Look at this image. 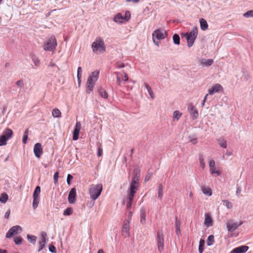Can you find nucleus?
Segmentation results:
<instances>
[{
    "instance_id": "1",
    "label": "nucleus",
    "mask_w": 253,
    "mask_h": 253,
    "mask_svg": "<svg viewBox=\"0 0 253 253\" xmlns=\"http://www.w3.org/2000/svg\"><path fill=\"white\" fill-rule=\"evenodd\" d=\"M91 48L96 54H101L106 51L104 41L100 37H97L91 44Z\"/></svg>"
},
{
    "instance_id": "2",
    "label": "nucleus",
    "mask_w": 253,
    "mask_h": 253,
    "mask_svg": "<svg viewBox=\"0 0 253 253\" xmlns=\"http://www.w3.org/2000/svg\"><path fill=\"white\" fill-rule=\"evenodd\" d=\"M99 71L95 70L92 72L88 77L86 83V92L90 93L93 90L95 82L97 81L99 77Z\"/></svg>"
},
{
    "instance_id": "3",
    "label": "nucleus",
    "mask_w": 253,
    "mask_h": 253,
    "mask_svg": "<svg viewBox=\"0 0 253 253\" xmlns=\"http://www.w3.org/2000/svg\"><path fill=\"white\" fill-rule=\"evenodd\" d=\"M198 29L197 27H194L189 32L183 34L187 42V46L190 47L193 46L194 42L198 36Z\"/></svg>"
},
{
    "instance_id": "4",
    "label": "nucleus",
    "mask_w": 253,
    "mask_h": 253,
    "mask_svg": "<svg viewBox=\"0 0 253 253\" xmlns=\"http://www.w3.org/2000/svg\"><path fill=\"white\" fill-rule=\"evenodd\" d=\"M102 190V184L92 185L89 190V194L91 199L92 200L97 199L101 194Z\"/></svg>"
},
{
    "instance_id": "5",
    "label": "nucleus",
    "mask_w": 253,
    "mask_h": 253,
    "mask_svg": "<svg viewBox=\"0 0 253 253\" xmlns=\"http://www.w3.org/2000/svg\"><path fill=\"white\" fill-rule=\"evenodd\" d=\"M57 46V42L55 37L51 36L49 37L43 44V49L45 51H53Z\"/></svg>"
},
{
    "instance_id": "6",
    "label": "nucleus",
    "mask_w": 253,
    "mask_h": 253,
    "mask_svg": "<svg viewBox=\"0 0 253 253\" xmlns=\"http://www.w3.org/2000/svg\"><path fill=\"white\" fill-rule=\"evenodd\" d=\"M139 184L135 182H131L127 191V197H130V199L134 198L135 193L138 190Z\"/></svg>"
},
{
    "instance_id": "7",
    "label": "nucleus",
    "mask_w": 253,
    "mask_h": 253,
    "mask_svg": "<svg viewBox=\"0 0 253 253\" xmlns=\"http://www.w3.org/2000/svg\"><path fill=\"white\" fill-rule=\"evenodd\" d=\"M22 231V228L19 225L13 226L10 228L6 233L5 237L6 238H9L21 232Z\"/></svg>"
},
{
    "instance_id": "8",
    "label": "nucleus",
    "mask_w": 253,
    "mask_h": 253,
    "mask_svg": "<svg viewBox=\"0 0 253 253\" xmlns=\"http://www.w3.org/2000/svg\"><path fill=\"white\" fill-rule=\"evenodd\" d=\"M167 36V34L165 30L157 29L152 34L153 39H157L158 40L164 39Z\"/></svg>"
},
{
    "instance_id": "9",
    "label": "nucleus",
    "mask_w": 253,
    "mask_h": 253,
    "mask_svg": "<svg viewBox=\"0 0 253 253\" xmlns=\"http://www.w3.org/2000/svg\"><path fill=\"white\" fill-rule=\"evenodd\" d=\"M157 246L158 251L161 253L164 249V240L163 234L160 231L157 232Z\"/></svg>"
},
{
    "instance_id": "10",
    "label": "nucleus",
    "mask_w": 253,
    "mask_h": 253,
    "mask_svg": "<svg viewBox=\"0 0 253 253\" xmlns=\"http://www.w3.org/2000/svg\"><path fill=\"white\" fill-rule=\"evenodd\" d=\"M243 223L242 222L240 221L239 222H234L232 220H230L226 223V227L228 231L229 232H232L236 230L240 225Z\"/></svg>"
},
{
    "instance_id": "11",
    "label": "nucleus",
    "mask_w": 253,
    "mask_h": 253,
    "mask_svg": "<svg viewBox=\"0 0 253 253\" xmlns=\"http://www.w3.org/2000/svg\"><path fill=\"white\" fill-rule=\"evenodd\" d=\"M47 234L46 232L43 231L41 233L40 241L39 243V249L38 250V252H41L45 247V245L46 243V236Z\"/></svg>"
},
{
    "instance_id": "12",
    "label": "nucleus",
    "mask_w": 253,
    "mask_h": 253,
    "mask_svg": "<svg viewBox=\"0 0 253 253\" xmlns=\"http://www.w3.org/2000/svg\"><path fill=\"white\" fill-rule=\"evenodd\" d=\"M223 90L222 86L218 84H215L212 86L211 88L209 89V94L213 95Z\"/></svg>"
},
{
    "instance_id": "13",
    "label": "nucleus",
    "mask_w": 253,
    "mask_h": 253,
    "mask_svg": "<svg viewBox=\"0 0 253 253\" xmlns=\"http://www.w3.org/2000/svg\"><path fill=\"white\" fill-rule=\"evenodd\" d=\"M81 128V124L80 122H77L74 129L73 139L77 140L79 138V134Z\"/></svg>"
},
{
    "instance_id": "14",
    "label": "nucleus",
    "mask_w": 253,
    "mask_h": 253,
    "mask_svg": "<svg viewBox=\"0 0 253 253\" xmlns=\"http://www.w3.org/2000/svg\"><path fill=\"white\" fill-rule=\"evenodd\" d=\"M34 152L35 156L39 158L42 154V145L40 143H36L34 147Z\"/></svg>"
},
{
    "instance_id": "15",
    "label": "nucleus",
    "mask_w": 253,
    "mask_h": 253,
    "mask_svg": "<svg viewBox=\"0 0 253 253\" xmlns=\"http://www.w3.org/2000/svg\"><path fill=\"white\" fill-rule=\"evenodd\" d=\"M140 178V170L139 168H135L134 169L133 174L131 182H135L139 184Z\"/></svg>"
},
{
    "instance_id": "16",
    "label": "nucleus",
    "mask_w": 253,
    "mask_h": 253,
    "mask_svg": "<svg viewBox=\"0 0 253 253\" xmlns=\"http://www.w3.org/2000/svg\"><path fill=\"white\" fill-rule=\"evenodd\" d=\"M76 196V190L75 188H72L69 192L68 195V201L70 204H74L75 202Z\"/></svg>"
},
{
    "instance_id": "17",
    "label": "nucleus",
    "mask_w": 253,
    "mask_h": 253,
    "mask_svg": "<svg viewBox=\"0 0 253 253\" xmlns=\"http://www.w3.org/2000/svg\"><path fill=\"white\" fill-rule=\"evenodd\" d=\"M249 249V247L247 246H241L235 248L231 252V253H245Z\"/></svg>"
},
{
    "instance_id": "18",
    "label": "nucleus",
    "mask_w": 253,
    "mask_h": 253,
    "mask_svg": "<svg viewBox=\"0 0 253 253\" xmlns=\"http://www.w3.org/2000/svg\"><path fill=\"white\" fill-rule=\"evenodd\" d=\"M188 109L193 120L196 119L198 117V112L197 109L192 105L190 104Z\"/></svg>"
},
{
    "instance_id": "19",
    "label": "nucleus",
    "mask_w": 253,
    "mask_h": 253,
    "mask_svg": "<svg viewBox=\"0 0 253 253\" xmlns=\"http://www.w3.org/2000/svg\"><path fill=\"white\" fill-rule=\"evenodd\" d=\"M204 223L207 227H210L212 225V219L209 213L205 214Z\"/></svg>"
},
{
    "instance_id": "20",
    "label": "nucleus",
    "mask_w": 253,
    "mask_h": 253,
    "mask_svg": "<svg viewBox=\"0 0 253 253\" xmlns=\"http://www.w3.org/2000/svg\"><path fill=\"white\" fill-rule=\"evenodd\" d=\"M213 63V59H202L200 60V64L204 67H209L211 66Z\"/></svg>"
},
{
    "instance_id": "21",
    "label": "nucleus",
    "mask_w": 253,
    "mask_h": 253,
    "mask_svg": "<svg viewBox=\"0 0 253 253\" xmlns=\"http://www.w3.org/2000/svg\"><path fill=\"white\" fill-rule=\"evenodd\" d=\"M129 222L128 220L125 221L124 222L123 227H122V232H125L126 234V235L129 236Z\"/></svg>"
},
{
    "instance_id": "22",
    "label": "nucleus",
    "mask_w": 253,
    "mask_h": 253,
    "mask_svg": "<svg viewBox=\"0 0 253 253\" xmlns=\"http://www.w3.org/2000/svg\"><path fill=\"white\" fill-rule=\"evenodd\" d=\"M146 210L144 208L140 209V223L144 224L146 223Z\"/></svg>"
},
{
    "instance_id": "23",
    "label": "nucleus",
    "mask_w": 253,
    "mask_h": 253,
    "mask_svg": "<svg viewBox=\"0 0 253 253\" xmlns=\"http://www.w3.org/2000/svg\"><path fill=\"white\" fill-rule=\"evenodd\" d=\"M2 135H5V137L8 140L12 137L13 135V131L9 128H6L3 131Z\"/></svg>"
},
{
    "instance_id": "24",
    "label": "nucleus",
    "mask_w": 253,
    "mask_h": 253,
    "mask_svg": "<svg viewBox=\"0 0 253 253\" xmlns=\"http://www.w3.org/2000/svg\"><path fill=\"white\" fill-rule=\"evenodd\" d=\"M113 21L118 23H123L124 21V16L121 13L117 14L113 18Z\"/></svg>"
},
{
    "instance_id": "25",
    "label": "nucleus",
    "mask_w": 253,
    "mask_h": 253,
    "mask_svg": "<svg viewBox=\"0 0 253 253\" xmlns=\"http://www.w3.org/2000/svg\"><path fill=\"white\" fill-rule=\"evenodd\" d=\"M200 27L202 30L205 31L208 28V24L207 22L204 18H201L200 19Z\"/></svg>"
},
{
    "instance_id": "26",
    "label": "nucleus",
    "mask_w": 253,
    "mask_h": 253,
    "mask_svg": "<svg viewBox=\"0 0 253 253\" xmlns=\"http://www.w3.org/2000/svg\"><path fill=\"white\" fill-rule=\"evenodd\" d=\"M144 86L146 87V88L147 89L151 98L152 99H154L155 95H154V94L151 89V87L147 83H144Z\"/></svg>"
},
{
    "instance_id": "27",
    "label": "nucleus",
    "mask_w": 253,
    "mask_h": 253,
    "mask_svg": "<svg viewBox=\"0 0 253 253\" xmlns=\"http://www.w3.org/2000/svg\"><path fill=\"white\" fill-rule=\"evenodd\" d=\"M202 190L203 193L208 196H211L212 194L211 188L206 187L205 186L202 187Z\"/></svg>"
},
{
    "instance_id": "28",
    "label": "nucleus",
    "mask_w": 253,
    "mask_h": 253,
    "mask_svg": "<svg viewBox=\"0 0 253 253\" xmlns=\"http://www.w3.org/2000/svg\"><path fill=\"white\" fill-rule=\"evenodd\" d=\"M82 73V69L81 67H79L77 70V79L79 85H80L81 84Z\"/></svg>"
},
{
    "instance_id": "29",
    "label": "nucleus",
    "mask_w": 253,
    "mask_h": 253,
    "mask_svg": "<svg viewBox=\"0 0 253 253\" xmlns=\"http://www.w3.org/2000/svg\"><path fill=\"white\" fill-rule=\"evenodd\" d=\"M205 242L204 239H200L199 245V253H203L204 250V246Z\"/></svg>"
},
{
    "instance_id": "30",
    "label": "nucleus",
    "mask_w": 253,
    "mask_h": 253,
    "mask_svg": "<svg viewBox=\"0 0 253 253\" xmlns=\"http://www.w3.org/2000/svg\"><path fill=\"white\" fill-rule=\"evenodd\" d=\"M40 200V197H33V208L34 210L37 208L38 207L39 202Z\"/></svg>"
},
{
    "instance_id": "31",
    "label": "nucleus",
    "mask_w": 253,
    "mask_h": 253,
    "mask_svg": "<svg viewBox=\"0 0 253 253\" xmlns=\"http://www.w3.org/2000/svg\"><path fill=\"white\" fill-rule=\"evenodd\" d=\"M40 193L41 187L39 186H36L33 193V197H40Z\"/></svg>"
},
{
    "instance_id": "32",
    "label": "nucleus",
    "mask_w": 253,
    "mask_h": 253,
    "mask_svg": "<svg viewBox=\"0 0 253 253\" xmlns=\"http://www.w3.org/2000/svg\"><path fill=\"white\" fill-rule=\"evenodd\" d=\"M214 242V236L212 235H210L207 239V243L209 246H211Z\"/></svg>"
},
{
    "instance_id": "33",
    "label": "nucleus",
    "mask_w": 253,
    "mask_h": 253,
    "mask_svg": "<svg viewBox=\"0 0 253 253\" xmlns=\"http://www.w3.org/2000/svg\"><path fill=\"white\" fill-rule=\"evenodd\" d=\"M61 114V112L58 109H54L52 110V115L54 118L60 117Z\"/></svg>"
},
{
    "instance_id": "34",
    "label": "nucleus",
    "mask_w": 253,
    "mask_h": 253,
    "mask_svg": "<svg viewBox=\"0 0 253 253\" xmlns=\"http://www.w3.org/2000/svg\"><path fill=\"white\" fill-rule=\"evenodd\" d=\"M172 39L174 44L176 45H179L180 44V37L178 34H174L172 37Z\"/></svg>"
},
{
    "instance_id": "35",
    "label": "nucleus",
    "mask_w": 253,
    "mask_h": 253,
    "mask_svg": "<svg viewBox=\"0 0 253 253\" xmlns=\"http://www.w3.org/2000/svg\"><path fill=\"white\" fill-rule=\"evenodd\" d=\"M158 198L162 199L163 196V186L162 184H160L158 187Z\"/></svg>"
},
{
    "instance_id": "36",
    "label": "nucleus",
    "mask_w": 253,
    "mask_h": 253,
    "mask_svg": "<svg viewBox=\"0 0 253 253\" xmlns=\"http://www.w3.org/2000/svg\"><path fill=\"white\" fill-rule=\"evenodd\" d=\"M8 200V195L6 193H2L0 197V202L2 203H5Z\"/></svg>"
},
{
    "instance_id": "37",
    "label": "nucleus",
    "mask_w": 253,
    "mask_h": 253,
    "mask_svg": "<svg viewBox=\"0 0 253 253\" xmlns=\"http://www.w3.org/2000/svg\"><path fill=\"white\" fill-rule=\"evenodd\" d=\"M32 60L36 66H38L40 65V60L35 55H32Z\"/></svg>"
},
{
    "instance_id": "38",
    "label": "nucleus",
    "mask_w": 253,
    "mask_h": 253,
    "mask_svg": "<svg viewBox=\"0 0 253 253\" xmlns=\"http://www.w3.org/2000/svg\"><path fill=\"white\" fill-rule=\"evenodd\" d=\"M182 115V113H181L179 111L176 110L174 111L173 113V119H176L177 121L178 120Z\"/></svg>"
},
{
    "instance_id": "39",
    "label": "nucleus",
    "mask_w": 253,
    "mask_h": 253,
    "mask_svg": "<svg viewBox=\"0 0 253 253\" xmlns=\"http://www.w3.org/2000/svg\"><path fill=\"white\" fill-rule=\"evenodd\" d=\"M73 212V210L72 208H66L64 212H63V215L65 216H69L72 214Z\"/></svg>"
},
{
    "instance_id": "40",
    "label": "nucleus",
    "mask_w": 253,
    "mask_h": 253,
    "mask_svg": "<svg viewBox=\"0 0 253 253\" xmlns=\"http://www.w3.org/2000/svg\"><path fill=\"white\" fill-rule=\"evenodd\" d=\"M8 139L5 137V135H1L0 136V146H3L6 144Z\"/></svg>"
},
{
    "instance_id": "41",
    "label": "nucleus",
    "mask_w": 253,
    "mask_h": 253,
    "mask_svg": "<svg viewBox=\"0 0 253 253\" xmlns=\"http://www.w3.org/2000/svg\"><path fill=\"white\" fill-rule=\"evenodd\" d=\"M23 241V239L20 236H16L14 238V242L15 244L17 245H20Z\"/></svg>"
},
{
    "instance_id": "42",
    "label": "nucleus",
    "mask_w": 253,
    "mask_h": 253,
    "mask_svg": "<svg viewBox=\"0 0 253 253\" xmlns=\"http://www.w3.org/2000/svg\"><path fill=\"white\" fill-rule=\"evenodd\" d=\"M27 239L30 242L35 244L37 240V237L35 236L28 234L27 235Z\"/></svg>"
},
{
    "instance_id": "43",
    "label": "nucleus",
    "mask_w": 253,
    "mask_h": 253,
    "mask_svg": "<svg viewBox=\"0 0 253 253\" xmlns=\"http://www.w3.org/2000/svg\"><path fill=\"white\" fill-rule=\"evenodd\" d=\"M219 145L220 147L226 148L227 147L226 141L224 139H218Z\"/></svg>"
},
{
    "instance_id": "44",
    "label": "nucleus",
    "mask_w": 253,
    "mask_h": 253,
    "mask_svg": "<svg viewBox=\"0 0 253 253\" xmlns=\"http://www.w3.org/2000/svg\"><path fill=\"white\" fill-rule=\"evenodd\" d=\"M28 137V130L26 129L24 133L22 142L24 144H26L27 142V139Z\"/></svg>"
},
{
    "instance_id": "45",
    "label": "nucleus",
    "mask_w": 253,
    "mask_h": 253,
    "mask_svg": "<svg viewBox=\"0 0 253 253\" xmlns=\"http://www.w3.org/2000/svg\"><path fill=\"white\" fill-rule=\"evenodd\" d=\"M99 92L100 96L104 98H107L108 97V94L104 89L101 88L99 90Z\"/></svg>"
},
{
    "instance_id": "46",
    "label": "nucleus",
    "mask_w": 253,
    "mask_h": 253,
    "mask_svg": "<svg viewBox=\"0 0 253 253\" xmlns=\"http://www.w3.org/2000/svg\"><path fill=\"white\" fill-rule=\"evenodd\" d=\"M243 16L245 17H247V18L253 17V10H249V11L245 12L243 14Z\"/></svg>"
},
{
    "instance_id": "47",
    "label": "nucleus",
    "mask_w": 253,
    "mask_h": 253,
    "mask_svg": "<svg viewBox=\"0 0 253 253\" xmlns=\"http://www.w3.org/2000/svg\"><path fill=\"white\" fill-rule=\"evenodd\" d=\"M222 202L223 203L225 204V206H226V208L228 209H231L233 207L232 203H231L230 202H229L227 200H223Z\"/></svg>"
},
{
    "instance_id": "48",
    "label": "nucleus",
    "mask_w": 253,
    "mask_h": 253,
    "mask_svg": "<svg viewBox=\"0 0 253 253\" xmlns=\"http://www.w3.org/2000/svg\"><path fill=\"white\" fill-rule=\"evenodd\" d=\"M128 202L126 203V208L127 210L130 209L131 207L132 201L133 200V198H131L130 199V197H127Z\"/></svg>"
},
{
    "instance_id": "49",
    "label": "nucleus",
    "mask_w": 253,
    "mask_h": 253,
    "mask_svg": "<svg viewBox=\"0 0 253 253\" xmlns=\"http://www.w3.org/2000/svg\"><path fill=\"white\" fill-rule=\"evenodd\" d=\"M199 161H200V166L203 169H204V168L205 167V164L204 163V158L202 157V156H199Z\"/></svg>"
},
{
    "instance_id": "50",
    "label": "nucleus",
    "mask_w": 253,
    "mask_h": 253,
    "mask_svg": "<svg viewBox=\"0 0 253 253\" xmlns=\"http://www.w3.org/2000/svg\"><path fill=\"white\" fill-rule=\"evenodd\" d=\"M210 171L211 174H216L217 175H219L220 173L219 170H216L215 168H210Z\"/></svg>"
},
{
    "instance_id": "51",
    "label": "nucleus",
    "mask_w": 253,
    "mask_h": 253,
    "mask_svg": "<svg viewBox=\"0 0 253 253\" xmlns=\"http://www.w3.org/2000/svg\"><path fill=\"white\" fill-rule=\"evenodd\" d=\"M15 84H16V85L17 86L20 87H23L24 85V82L21 80H18V81H17L15 83Z\"/></svg>"
},
{
    "instance_id": "52",
    "label": "nucleus",
    "mask_w": 253,
    "mask_h": 253,
    "mask_svg": "<svg viewBox=\"0 0 253 253\" xmlns=\"http://www.w3.org/2000/svg\"><path fill=\"white\" fill-rule=\"evenodd\" d=\"M130 17V14L129 11H126L125 13V16L124 17V21H127L129 20V18Z\"/></svg>"
},
{
    "instance_id": "53",
    "label": "nucleus",
    "mask_w": 253,
    "mask_h": 253,
    "mask_svg": "<svg viewBox=\"0 0 253 253\" xmlns=\"http://www.w3.org/2000/svg\"><path fill=\"white\" fill-rule=\"evenodd\" d=\"M175 229H178V228H180V222L177 219V217L175 218Z\"/></svg>"
},
{
    "instance_id": "54",
    "label": "nucleus",
    "mask_w": 253,
    "mask_h": 253,
    "mask_svg": "<svg viewBox=\"0 0 253 253\" xmlns=\"http://www.w3.org/2000/svg\"><path fill=\"white\" fill-rule=\"evenodd\" d=\"M189 138L190 139V142L193 144H196L198 142L197 138H195V137L194 138L193 136H189Z\"/></svg>"
},
{
    "instance_id": "55",
    "label": "nucleus",
    "mask_w": 253,
    "mask_h": 253,
    "mask_svg": "<svg viewBox=\"0 0 253 253\" xmlns=\"http://www.w3.org/2000/svg\"><path fill=\"white\" fill-rule=\"evenodd\" d=\"M49 251L52 253H55L56 252V248L52 245L49 246Z\"/></svg>"
},
{
    "instance_id": "56",
    "label": "nucleus",
    "mask_w": 253,
    "mask_h": 253,
    "mask_svg": "<svg viewBox=\"0 0 253 253\" xmlns=\"http://www.w3.org/2000/svg\"><path fill=\"white\" fill-rule=\"evenodd\" d=\"M72 179L73 176L70 174H68L67 177V183L68 185H70L71 181Z\"/></svg>"
},
{
    "instance_id": "57",
    "label": "nucleus",
    "mask_w": 253,
    "mask_h": 253,
    "mask_svg": "<svg viewBox=\"0 0 253 253\" xmlns=\"http://www.w3.org/2000/svg\"><path fill=\"white\" fill-rule=\"evenodd\" d=\"M59 173L58 172H55L53 176L54 183L56 184L57 182L58 178Z\"/></svg>"
},
{
    "instance_id": "58",
    "label": "nucleus",
    "mask_w": 253,
    "mask_h": 253,
    "mask_svg": "<svg viewBox=\"0 0 253 253\" xmlns=\"http://www.w3.org/2000/svg\"><path fill=\"white\" fill-rule=\"evenodd\" d=\"M215 162L214 160H211L209 162V167L212 169V168H215Z\"/></svg>"
},
{
    "instance_id": "59",
    "label": "nucleus",
    "mask_w": 253,
    "mask_h": 253,
    "mask_svg": "<svg viewBox=\"0 0 253 253\" xmlns=\"http://www.w3.org/2000/svg\"><path fill=\"white\" fill-rule=\"evenodd\" d=\"M116 67L118 68H122L125 67V64L121 62H117L116 63Z\"/></svg>"
},
{
    "instance_id": "60",
    "label": "nucleus",
    "mask_w": 253,
    "mask_h": 253,
    "mask_svg": "<svg viewBox=\"0 0 253 253\" xmlns=\"http://www.w3.org/2000/svg\"><path fill=\"white\" fill-rule=\"evenodd\" d=\"M124 76L123 77V80L124 81H127L128 80V77L127 75L123 71Z\"/></svg>"
},
{
    "instance_id": "61",
    "label": "nucleus",
    "mask_w": 253,
    "mask_h": 253,
    "mask_svg": "<svg viewBox=\"0 0 253 253\" xmlns=\"http://www.w3.org/2000/svg\"><path fill=\"white\" fill-rule=\"evenodd\" d=\"M242 189L239 186L237 188L236 191V194L237 196H238L239 194H240L241 192Z\"/></svg>"
},
{
    "instance_id": "62",
    "label": "nucleus",
    "mask_w": 253,
    "mask_h": 253,
    "mask_svg": "<svg viewBox=\"0 0 253 253\" xmlns=\"http://www.w3.org/2000/svg\"><path fill=\"white\" fill-rule=\"evenodd\" d=\"M10 210H8L5 213V215H4V217L5 218H7L8 219L9 218V215H10Z\"/></svg>"
},
{
    "instance_id": "63",
    "label": "nucleus",
    "mask_w": 253,
    "mask_h": 253,
    "mask_svg": "<svg viewBox=\"0 0 253 253\" xmlns=\"http://www.w3.org/2000/svg\"><path fill=\"white\" fill-rule=\"evenodd\" d=\"M97 155L98 156H101L102 155V150L100 148L98 149Z\"/></svg>"
},
{
    "instance_id": "64",
    "label": "nucleus",
    "mask_w": 253,
    "mask_h": 253,
    "mask_svg": "<svg viewBox=\"0 0 253 253\" xmlns=\"http://www.w3.org/2000/svg\"><path fill=\"white\" fill-rule=\"evenodd\" d=\"M55 66V63L53 62V60H51L48 64L49 67H53Z\"/></svg>"
}]
</instances>
